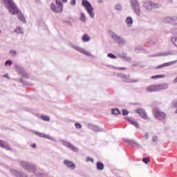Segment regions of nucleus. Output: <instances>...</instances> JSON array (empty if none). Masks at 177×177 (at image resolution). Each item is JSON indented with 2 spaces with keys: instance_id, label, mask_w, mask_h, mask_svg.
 Listing matches in <instances>:
<instances>
[{
  "instance_id": "obj_1",
  "label": "nucleus",
  "mask_w": 177,
  "mask_h": 177,
  "mask_svg": "<svg viewBox=\"0 0 177 177\" xmlns=\"http://www.w3.org/2000/svg\"><path fill=\"white\" fill-rule=\"evenodd\" d=\"M1 1L3 2L8 12H10L11 15H18L19 20H21V21H23V23H26V18H24L23 13H21V12L19 10V8H17L16 4H15V2H13V0Z\"/></svg>"
},
{
  "instance_id": "obj_2",
  "label": "nucleus",
  "mask_w": 177,
  "mask_h": 177,
  "mask_svg": "<svg viewBox=\"0 0 177 177\" xmlns=\"http://www.w3.org/2000/svg\"><path fill=\"white\" fill-rule=\"evenodd\" d=\"M50 9L55 13H62L63 12V4L60 1L56 0L55 3H51Z\"/></svg>"
},
{
  "instance_id": "obj_3",
  "label": "nucleus",
  "mask_w": 177,
  "mask_h": 177,
  "mask_svg": "<svg viewBox=\"0 0 177 177\" xmlns=\"http://www.w3.org/2000/svg\"><path fill=\"white\" fill-rule=\"evenodd\" d=\"M82 5H83L84 8H85L86 10L88 13L89 16L91 17H95V13L93 12V8L86 0H82Z\"/></svg>"
},
{
  "instance_id": "obj_4",
  "label": "nucleus",
  "mask_w": 177,
  "mask_h": 177,
  "mask_svg": "<svg viewBox=\"0 0 177 177\" xmlns=\"http://www.w3.org/2000/svg\"><path fill=\"white\" fill-rule=\"evenodd\" d=\"M166 117H167V115L165 114V113L160 111V109H156V120H158L159 121H162V120H165Z\"/></svg>"
},
{
  "instance_id": "obj_5",
  "label": "nucleus",
  "mask_w": 177,
  "mask_h": 177,
  "mask_svg": "<svg viewBox=\"0 0 177 177\" xmlns=\"http://www.w3.org/2000/svg\"><path fill=\"white\" fill-rule=\"evenodd\" d=\"M132 8L134 10V12L136 13V15H140V8H139V3L136 0H134L131 3Z\"/></svg>"
},
{
  "instance_id": "obj_6",
  "label": "nucleus",
  "mask_w": 177,
  "mask_h": 177,
  "mask_svg": "<svg viewBox=\"0 0 177 177\" xmlns=\"http://www.w3.org/2000/svg\"><path fill=\"white\" fill-rule=\"evenodd\" d=\"M165 23H168L169 24H172V26H175V22L176 21V16L174 17H167L164 19Z\"/></svg>"
},
{
  "instance_id": "obj_7",
  "label": "nucleus",
  "mask_w": 177,
  "mask_h": 177,
  "mask_svg": "<svg viewBox=\"0 0 177 177\" xmlns=\"http://www.w3.org/2000/svg\"><path fill=\"white\" fill-rule=\"evenodd\" d=\"M21 165L24 168H25L26 169H27V171H34V169H35L34 165H29V163L27 162H22L21 163Z\"/></svg>"
},
{
  "instance_id": "obj_8",
  "label": "nucleus",
  "mask_w": 177,
  "mask_h": 177,
  "mask_svg": "<svg viewBox=\"0 0 177 177\" xmlns=\"http://www.w3.org/2000/svg\"><path fill=\"white\" fill-rule=\"evenodd\" d=\"M169 84L167 83L158 84L156 85V91H162L164 89H168Z\"/></svg>"
},
{
  "instance_id": "obj_9",
  "label": "nucleus",
  "mask_w": 177,
  "mask_h": 177,
  "mask_svg": "<svg viewBox=\"0 0 177 177\" xmlns=\"http://www.w3.org/2000/svg\"><path fill=\"white\" fill-rule=\"evenodd\" d=\"M136 113H137V114H139L140 117L144 118V120H147V114L143 110V109H138L136 110Z\"/></svg>"
},
{
  "instance_id": "obj_10",
  "label": "nucleus",
  "mask_w": 177,
  "mask_h": 177,
  "mask_svg": "<svg viewBox=\"0 0 177 177\" xmlns=\"http://www.w3.org/2000/svg\"><path fill=\"white\" fill-rule=\"evenodd\" d=\"M0 147L2 149H6V150H12V147L7 142L0 140Z\"/></svg>"
},
{
  "instance_id": "obj_11",
  "label": "nucleus",
  "mask_w": 177,
  "mask_h": 177,
  "mask_svg": "<svg viewBox=\"0 0 177 177\" xmlns=\"http://www.w3.org/2000/svg\"><path fill=\"white\" fill-rule=\"evenodd\" d=\"M74 49H75V50H77V52L82 53L83 55H86V56H91V53L85 50L84 48L81 47L75 46Z\"/></svg>"
},
{
  "instance_id": "obj_12",
  "label": "nucleus",
  "mask_w": 177,
  "mask_h": 177,
  "mask_svg": "<svg viewBox=\"0 0 177 177\" xmlns=\"http://www.w3.org/2000/svg\"><path fill=\"white\" fill-rule=\"evenodd\" d=\"M64 165H66V167L68 168H70L71 169H75V164H74L73 162L66 160L64 161Z\"/></svg>"
},
{
  "instance_id": "obj_13",
  "label": "nucleus",
  "mask_w": 177,
  "mask_h": 177,
  "mask_svg": "<svg viewBox=\"0 0 177 177\" xmlns=\"http://www.w3.org/2000/svg\"><path fill=\"white\" fill-rule=\"evenodd\" d=\"M176 63H177V60L175 61H172L170 62H167L165 64H162V65H159L156 67V68H163V67H169V66H172V64H175Z\"/></svg>"
},
{
  "instance_id": "obj_14",
  "label": "nucleus",
  "mask_w": 177,
  "mask_h": 177,
  "mask_svg": "<svg viewBox=\"0 0 177 177\" xmlns=\"http://www.w3.org/2000/svg\"><path fill=\"white\" fill-rule=\"evenodd\" d=\"M64 146H66V147H68V149H71V150H73V151H78V148L74 147V145H73L70 142H64Z\"/></svg>"
},
{
  "instance_id": "obj_15",
  "label": "nucleus",
  "mask_w": 177,
  "mask_h": 177,
  "mask_svg": "<svg viewBox=\"0 0 177 177\" xmlns=\"http://www.w3.org/2000/svg\"><path fill=\"white\" fill-rule=\"evenodd\" d=\"M127 120L129 122H130L132 125H134V127H136V128H139V124L138 123V122L133 120V119L129 118H127Z\"/></svg>"
},
{
  "instance_id": "obj_16",
  "label": "nucleus",
  "mask_w": 177,
  "mask_h": 177,
  "mask_svg": "<svg viewBox=\"0 0 177 177\" xmlns=\"http://www.w3.org/2000/svg\"><path fill=\"white\" fill-rule=\"evenodd\" d=\"M127 120L129 122H130L132 125H134V127H136V128H139V124L138 123V122L133 120V119L129 118H127Z\"/></svg>"
},
{
  "instance_id": "obj_17",
  "label": "nucleus",
  "mask_w": 177,
  "mask_h": 177,
  "mask_svg": "<svg viewBox=\"0 0 177 177\" xmlns=\"http://www.w3.org/2000/svg\"><path fill=\"white\" fill-rule=\"evenodd\" d=\"M35 134L37 135V136H39V138H44V139H51L50 136L44 133L36 132Z\"/></svg>"
},
{
  "instance_id": "obj_18",
  "label": "nucleus",
  "mask_w": 177,
  "mask_h": 177,
  "mask_svg": "<svg viewBox=\"0 0 177 177\" xmlns=\"http://www.w3.org/2000/svg\"><path fill=\"white\" fill-rule=\"evenodd\" d=\"M97 169H98V171H103V169H104V165H103V163L100 162H97Z\"/></svg>"
},
{
  "instance_id": "obj_19",
  "label": "nucleus",
  "mask_w": 177,
  "mask_h": 177,
  "mask_svg": "<svg viewBox=\"0 0 177 177\" xmlns=\"http://www.w3.org/2000/svg\"><path fill=\"white\" fill-rule=\"evenodd\" d=\"M111 113L113 115H119L120 114H121V111L118 109H113Z\"/></svg>"
},
{
  "instance_id": "obj_20",
  "label": "nucleus",
  "mask_w": 177,
  "mask_h": 177,
  "mask_svg": "<svg viewBox=\"0 0 177 177\" xmlns=\"http://www.w3.org/2000/svg\"><path fill=\"white\" fill-rule=\"evenodd\" d=\"M126 22L127 23V25L130 27V26H132V24L133 23V20L132 19V17H129L127 18Z\"/></svg>"
},
{
  "instance_id": "obj_21",
  "label": "nucleus",
  "mask_w": 177,
  "mask_h": 177,
  "mask_svg": "<svg viewBox=\"0 0 177 177\" xmlns=\"http://www.w3.org/2000/svg\"><path fill=\"white\" fill-rule=\"evenodd\" d=\"M147 92H154L156 91V86H149L147 88Z\"/></svg>"
},
{
  "instance_id": "obj_22",
  "label": "nucleus",
  "mask_w": 177,
  "mask_h": 177,
  "mask_svg": "<svg viewBox=\"0 0 177 177\" xmlns=\"http://www.w3.org/2000/svg\"><path fill=\"white\" fill-rule=\"evenodd\" d=\"M80 19L81 20V21H82L83 23H85L86 21V17H85V14L84 13H81L80 14Z\"/></svg>"
},
{
  "instance_id": "obj_23",
  "label": "nucleus",
  "mask_w": 177,
  "mask_h": 177,
  "mask_svg": "<svg viewBox=\"0 0 177 177\" xmlns=\"http://www.w3.org/2000/svg\"><path fill=\"white\" fill-rule=\"evenodd\" d=\"M91 39V37H89V36L88 35H84L82 37V40L84 42H88V41H89Z\"/></svg>"
},
{
  "instance_id": "obj_24",
  "label": "nucleus",
  "mask_w": 177,
  "mask_h": 177,
  "mask_svg": "<svg viewBox=\"0 0 177 177\" xmlns=\"http://www.w3.org/2000/svg\"><path fill=\"white\" fill-rule=\"evenodd\" d=\"M171 53H158L156 55V57H160V56H168L169 55H171Z\"/></svg>"
},
{
  "instance_id": "obj_25",
  "label": "nucleus",
  "mask_w": 177,
  "mask_h": 177,
  "mask_svg": "<svg viewBox=\"0 0 177 177\" xmlns=\"http://www.w3.org/2000/svg\"><path fill=\"white\" fill-rule=\"evenodd\" d=\"M41 118L43 120V121H47V122L50 121V118H49V116H47V115H42L41 116Z\"/></svg>"
},
{
  "instance_id": "obj_26",
  "label": "nucleus",
  "mask_w": 177,
  "mask_h": 177,
  "mask_svg": "<svg viewBox=\"0 0 177 177\" xmlns=\"http://www.w3.org/2000/svg\"><path fill=\"white\" fill-rule=\"evenodd\" d=\"M15 32H17V34H23V29L20 27H17L15 30Z\"/></svg>"
},
{
  "instance_id": "obj_27",
  "label": "nucleus",
  "mask_w": 177,
  "mask_h": 177,
  "mask_svg": "<svg viewBox=\"0 0 177 177\" xmlns=\"http://www.w3.org/2000/svg\"><path fill=\"white\" fill-rule=\"evenodd\" d=\"M142 162H144L145 164H149V162H150V158H144L142 159Z\"/></svg>"
},
{
  "instance_id": "obj_28",
  "label": "nucleus",
  "mask_w": 177,
  "mask_h": 177,
  "mask_svg": "<svg viewBox=\"0 0 177 177\" xmlns=\"http://www.w3.org/2000/svg\"><path fill=\"white\" fill-rule=\"evenodd\" d=\"M108 57H110L111 59H117V56H115L113 53L108 54Z\"/></svg>"
},
{
  "instance_id": "obj_29",
  "label": "nucleus",
  "mask_w": 177,
  "mask_h": 177,
  "mask_svg": "<svg viewBox=\"0 0 177 177\" xmlns=\"http://www.w3.org/2000/svg\"><path fill=\"white\" fill-rule=\"evenodd\" d=\"M171 34H174V35H177V29L176 28H172L171 29Z\"/></svg>"
},
{
  "instance_id": "obj_30",
  "label": "nucleus",
  "mask_w": 177,
  "mask_h": 177,
  "mask_svg": "<svg viewBox=\"0 0 177 177\" xmlns=\"http://www.w3.org/2000/svg\"><path fill=\"white\" fill-rule=\"evenodd\" d=\"M8 64L10 67L12 66V61H10V60L6 61L5 63V66H8Z\"/></svg>"
},
{
  "instance_id": "obj_31",
  "label": "nucleus",
  "mask_w": 177,
  "mask_h": 177,
  "mask_svg": "<svg viewBox=\"0 0 177 177\" xmlns=\"http://www.w3.org/2000/svg\"><path fill=\"white\" fill-rule=\"evenodd\" d=\"M156 78H165V75H156Z\"/></svg>"
},
{
  "instance_id": "obj_32",
  "label": "nucleus",
  "mask_w": 177,
  "mask_h": 177,
  "mask_svg": "<svg viewBox=\"0 0 177 177\" xmlns=\"http://www.w3.org/2000/svg\"><path fill=\"white\" fill-rule=\"evenodd\" d=\"M77 3V1L76 0H71V5L72 6H75V4Z\"/></svg>"
},
{
  "instance_id": "obj_33",
  "label": "nucleus",
  "mask_w": 177,
  "mask_h": 177,
  "mask_svg": "<svg viewBox=\"0 0 177 177\" xmlns=\"http://www.w3.org/2000/svg\"><path fill=\"white\" fill-rule=\"evenodd\" d=\"M129 113V112H128V111H127V109H123V110H122V114H123V115H128Z\"/></svg>"
},
{
  "instance_id": "obj_34",
  "label": "nucleus",
  "mask_w": 177,
  "mask_h": 177,
  "mask_svg": "<svg viewBox=\"0 0 177 177\" xmlns=\"http://www.w3.org/2000/svg\"><path fill=\"white\" fill-rule=\"evenodd\" d=\"M10 53L11 54V56H16V55H17V53L13 50H11Z\"/></svg>"
},
{
  "instance_id": "obj_35",
  "label": "nucleus",
  "mask_w": 177,
  "mask_h": 177,
  "mask_svg": "<svg viewBox=\"0 0 177 177\" xmlns=\"http://www.w3.org/2000/svg\"><path fill=\"white\" fill-rule=\"evenodd\" d=\"M75 127L77 128V129H81V128H82L81 124L75 123Z\"/></svg>"
},
{
  "instance_id": "obj_36",
  "label": "nucleus",
  "mask_w": 177,
  "mask_h": 177,
  "mask_svg": "<svg viewBox=\"0 0 177 177\" xmlns=\"http://www.w3.org/2000/svg\"><path fill=\"white\" fill-rule=\"evenodd\" d=\"M89 161H91V162H93V158L88 157L86 159V162H89Z\"/></svg>"
},
{
  "instance_id": "obj_37",
  "label": "nucleus",
  "mask_w": 177,
  "mask_h": 177,
  "mask_svg": "<svg viewBox=\"0 0 177 177\" xmlns=\"http://www.w3.org/2000/svg\"><path fill=\"white\" fill-rule=\"evenodd\" d=\"M122 78H123V80H128V76L127 75H122L121 76Z\"/></svg>"
},
{
  "instance_id": "obj_38",
  "label": "nucleus",
  "mask_w": 177,
  "mask_h": 177,
  "mask_svg": "<svg viewBox=\"0 0 177 177\" xmlns=\"http://www.w3.org/2000/svg\"><path fill=\"white\" fill-rule=\"evenodd\" d=\"M22 77H24L25 78H28V74L24 73H23Z\"/></svg>"
},
{
  "instance_id": "obj_39",
  "label": "nucleus",
  "mask_w": 177,
  "mask_h": 177,
  "mask_svg": "<svg viewBox=\"0 0 177 177\" xmlns=\"http://www.w3.org/2000/svg\"><path fill=\"white\" fill-rule=\"evenodd\" d=\"M127 82H130V83H133V82H138V80H129V81H127Z\"/></svg>"
},
{
  "instance_id": "obj_40",
  "label": "nucleus",
  "mask_w": 177,
  "mask_h": 177,
  "mask_svg": "<svg viewBox=\"0 0 177 177\" xmlns=\"http://www.w3.org/2000/svg\"><path fill=\"white\" fill-rule=\"evenodd\" d=\"M115 9H117L118 10H121V6H116Z\"/></svg>"
},
{
  "instance_id": "obj_41",
  "label": "nucleus",
  "mask_w": 177,
  "mask_h": 177,
  "mask_svg": "<svg viewBox=\"0 0 177 177\" xmlns=\"http://www.w3.org/2000/svg\"><path fill=\"white\" fill-rule=\"evenodd\" d=\"M122 57H123V59H127V53H123Z\"/></svg>"
},
{
  "instance_id": "obj_42",
  "label": "nucleus",
  "mask_w": 177,
  "mask_h": 177,
  "mask_svg": "<svg viewBox=\"0 0 177 177\" xmlns=\"http://www.w3.org/2000/svg\"><path fill=\"white\" fill-rule=\"evenodd\" d=\"M118 70H127V68H118Z\"/></svg>"
},
{
  "instance_id": "obj_43",
  "label": "nucleus",
  "mask_w": 177,
  "mask_h": 177,
  "mask_svg": "<svg viewBox=\"0 0 177 177\" xmlns=\"http://www.w3.org/2000/svg\"><path fill=\"white\" fill-rule=\"evenodd\" d=\"M3 77H4L5 78H9V75L6 74V75H3Z\"/></svg>"
},
{
  "instance_id": "obj_44",
  "label": "nucleus",
  "mask_w": 177,
  "mask_h": 177,
  "mask_svg": "<svg viewBox=\"0 0 177 177\" xmlns=\"http://www.w3.org/2000/svg\"><path fill=\"white\" fill-rule=\"evenodd\" d=\"M145 139H149V133L145 134Z\"/></svg>"
},
{
  "instance_id": "obj_45",
  "label": "nucleus",
  "mask_w": 177,
  "mask_h": 177,
  "mask_svg": "<svg viewBox=\"0 0 177 177\" xmlns=\"http://www.w3.org/2000/svg\"><path fill=\"white\" fill-rule=\"evenodd\" d=\"M32 147H33V149H35V147H37V145L33 144L32 146Z\"/></svg>"
},
{
  "instance_id": "obj_46",
  "label": "nucleus",
  "mask_w": 177,
  "mask_h": 177,
  "mask_svg": "<svg viewBox=\"0 0 177 177\" xmlns=\"http://www.w3.org/2000/svg\"><path fill=\"white\" fill-rule=\"evenodd\" d=\"M113 38H120V37H118V36H117V35H114L113 36Z\"/></svg>"
},
{
  "instance_id": "obj_47",
  "label": "nucleus",
  "mask_w": 177,
  "mask_h": 177,
  "mask_svg": "<svg viewBox=\"0 0 177 177\" xmlns=\"http://www.w3.org/2000/svg\"><path fill=\"white\" fill-rule=\"evenodd\" d=\"M67 1H68V0H62V2H63L64 3H67Z\"/></svg>"
},
{
  "instance_id": "obj_48",
  "label": "nucleus",
  "mask_w": 177,
  "mask_h": 177,
  "mask_svg": "<svg viewBox=\"0 0 177 177\" xmlns=\"http://www.w3.org/2000/svg\"><path fill=\"white\" fill-rule=\"evenodd\" d=\"M175 26H177V16H176V22H175Z\"/></svg>"
},
{
  "instance_id": "obj_49",
  "label": "nucleus",
  "mask_w": 177,
  "mask_h": 177,
  "mask_svg": "<svg viewBox=\"0 0 177 177\" xmlns=\"http://www.w3.org/2000/svg\"><path fill=\"white\" fill-rule=\"evenodd\" d=\"M94 131H97V127H94Z\"/></svg>"
},
{
  "instance_id": "obj_50",
  "label": "nucleus",
  "mask_w": 177,
  "mask_h": 177,
  "mask_svg": "<svg viewBox=\"0 0 177 177\" xmlns=\"http://www.w3.org/2000/svg\"><path fill=\"white\" fill-rule=\"evenodd\" d=\"M151 78H152V79L156 78V75L152 76Z\"/></svg>"
},
{
  "instance_id": "obj_51",
  "label": "nucleus",
  "mask_w": 177,
  "mask_h": 177,
  "mask_svg": "<svg viewBox=\"0 0 177 177\" xmlns=\"http://www.w3.org/2000/svg\"><path fill=\"white\" fill-rule=\"evenodd\" d=\"M159 6H160V5H157V4H156V8H158Z\"/></svg>"
}]
</instances>
